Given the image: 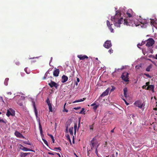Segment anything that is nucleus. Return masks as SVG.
I'll list each match as a JSON object with an SVG mask.
<instances>
[{
    "instance_id": "1a4fd4ad",
    "label": "nucleus",
    "mask_w": 157,
    "mask_h": 157,
    "mask_svg": "<svg viewBox=\"0 0 157 157\" xmlns=\"http://www.w3.org/2000/svg\"><path fill=\"white\" fill-rule=\"evenodd\" d=\"M134 104L139 108H141L142 107L143 104L142 103L139 101H136V102H134Z\"/></svg>"
},
{
    "instance_id": "4468645a",
    "label": "nucleus",
    "mask_w": 157,
    "mask_h": 157,
    "mask_svg": "<svg viewBox=\"0 0 157 157\" xmlns=\"http://www.w3.org/2000/svg\"><path fill=\"white\" fill-rule=\"evenodd\" d=\"M59 69H55L54 71L53 72V75L55 77H57L58 76L59 74Z\"/></svg>"
},
{
    "instance_id": "0e129e2a",
    "label": "nucleus",
    "mask_w": 157,
    "mask_h": 157,
    "mask_svg": "<svg viewBox=\"0 0 157 157\" xmlns=\"http://www.w3.org/2000/svg\"><path fill=\"white\" fill-rule=\"evenodd\" d=\"M156 107H157L154 109V110H155L156 111H157V105H156Z\"/></svg>"
},
{
    "instance_id": "49530a36",
    "label": "nucleus",
    "mask_w": 157,
    "mask_h": 157,
    "mask_svg": "<svg viewBox=\"0 0 157 157\" xmlns=\"http://www.w3.org/2000/svg\"><path fill=\"white\" fill-rule=\"evenodd\" d=\"M96 103H95V102H94V103L93 104H91L90 105V106H94L96 105H96Z\"/></svg>"
},
{
    "instance_id": "20e7f679",
    "label": "nucleus",
    "mask_w": 157,
    "mask_h": 157,
    "mask_svg": "<svg viewBox=\"0 0 157 157\" xmlns=\"http://www.w3.org/2000/svg\"><path fill=\"white\" fill-rule=\"evenodd\" d=\"M112 46L110 40H107L105 41L104 44H103L104 47L106 48H109Z\"/></svg>"
},
{
    "instance_id": "2f4dec72",
    "label": "nucleus",
    "mask_w": 157,
    "mask_h": 157,
    "mask_svg": "<svg viewBox=\"0 0 157 157\" xmlns=\"http://www.w3.org/2000/svg\"><path fill=\"white\" fill-rule=\"evenodd\" d=\"M126 15L128 16V17H132V15L131 14V13H128V12H127L126 13Z\"/></svg>"
},
{
    "instance_id": "e433bc0d",
    "label": "nucleus",
    "mask_w": 157,
    "mask_h": 157,
    "mask_svg": "<svg viewBox=\"0 0 157 157\" xmlns=\"http://www.w3.org/2000/svg\"><path fill=\"white\" fill-rule=\"evenodd\" d=\"M43 141L44 143L45 144L47 145V146H48V143H47V140H44V139H43Z\"/></svg>"
},
{
    "instance_id": "ddd939ff",
    "label": "nucleus",
    "mask_w": 157,
    "mask_h": 157,
    "mask_svg": "<svg viewBox=\"0 0 157 157\" xmlns=\"http://www.w3.org/2000/svg\"><path fill=\"white\" fill-rule=\"evenodd\" d=\"M68 79V78L66 76L64 75H63L62 77H61V82H66L67 81Z\"/></svg>"
},
{
    "instance_id": "a878e982",
    "label": "nucleus",
    "mask_w": 157,
    "mask_h": 157,
    "mask_svg": "<svg viewBox=\"0 0 157 157\" xmlns=\"http://www.w3.org/2000/svg\"><path fill=\"white\" fill-rule=\"evenodd\" d=\"M74 134H75L76 133V129L77 128V124L76 123H75L74 126Z\"/></svg>"
},
{
    "instance_id": "9b49d317",
    "label": "nucleus",
    "mask_w": 157,
    "mask_h": 157,
    "mask_svg": "<svg viewBox=\"0 0 157 157\" xmlns=\"http://www.w3.org/2000/svg\"><path fill=\"white\" fill-rule=\"evenodd\" d=\"M78 58L79 59L81 60H84L86 59H88V57L87 56L84 55L83 56L82 55H78L77 56Z\"/></svg>"
},
{
    "instance_id": "cd10ccee",
    "label": "nucleus",
    "mask_w": 157,
    "mask_h": 157,
    "mask_svg": "<svg viewBox=\"0 0 157 157\" xmlns=\"http://www.w3.org/2000/svg\"><path fill=\"white\" fill-rule=\"evenodd\" d=\"M28 68H25V69H24V71H25L26 73L27 74H29L30 73V71L29 70H27Z\"/></svg>"
},
{
    "instance_id": "b1692460",
    "label": "nucleus",
    "mask_w": 157,
    "mask_h": 157,
    "mask_svg": "<svg viewBox=\"0 0 157 157\" xmlns=\"http://www.w3.org/2000/svg\"><path fill=\"white\" fill-rule=\"evenodd\" d=\"M39 129H40V134H42V126L40 124V123H39Z\"/></svg>"
},
{
    "instance_id": "c756f323",
    "label": "nucleus",
    "mask_w": 157,
    "mask_h": 157,
    "mask_svg": "<svg viewBox=\"0 0 157 157\" xmlns=\"http://www.w3.org/2000/svg\"><path fill=\"white\" fill-rule=\"evenodd\" d=\"M71 124V123L70 122H68L67 121V122H66V127L67 128H68V127L70 126V125Z\"/></svg>"
},
{
    "instance_id": "e2e57ef3",
    "label": "nucleus",
    "mask_w": 157,
    "mask_h": 157,
    "mask_svg": "<svg viewBox=\"0 0 157 157\" xmlns=\"http://www.w3.org/2000/svg\"><path fill=\"white\" fill-rule=\"evenodd\" d=\"M7 94H9V95H11V92H8L7 93Z\"/></svg>"
},
{
    "instance_id": "dca6fc26",
    "label": "nucleus",
    "mask_w": 157,
    "mask_h": 157,
    "mask_svg": "<svg viewBox=\"0 0 157 157\" xmlns=\"http://www.w3.org/2000/svg\"><path fill=\"white\" fill-rule=\"evenodd\" d=\"M123 92H124V93H123V94L124 96V97L126 98L127 97V93L128 92V89L127 88H125L123 89Z\"/></svg>"
},
{
    "instance_id": "09e8293b",
    "label": "nucleus",
    "mask_w": 157,
    "mask_h": 157,
    "mask_svg": "<svg viewBox=\"0 0 157 157\" xmlns=\"http://www.w3.org/2000/svg\"><path fill=\"white\" fill-rule=\"evenodd\" d=\"M24 143L25 144H28V145H31V144L30 143H29L27 142H24Z\"/></svg>"
},
{
    "instance_id": "4be33fe9",
    "label": "nucleus",
    "mask_w": 157,
    "mask_h": 157,
    "mask_svg": "<svg viewBox=\"0 0 157 157\" xmlns=\"http://www.w3.org/2000/svg\"><path fill=\"white\" fill-rule=\"evenodd\" d=\"M6 115L8 117H9L10 116H13V114L12 113H11L10 112V111L9 110H7V113H6Z\"/></svg>"
},
{
    "instance_id": "c03bdc74",
    "label": "nucleus",
    "mask_w": 157,
    "mask_h": 157,
    "mask_svg": "<svg viewBox=\"0 0 157 157\" xmlns=\"http://www.w3.org/2000/svg\"><path fill=\"white\" fill-rule=\"evenodd\" d=\"M130 118H131V117H132V118H133L135 117V115L133 114H130L129 115V116Z\"/></svg>"
},
{
    "instance_id": "2eb2a0df",
    "label": "nucleus",
    "mask_w": 157,
    "mask_h": 157,
    "mask_svg": "<svg viewBox=\"0 0 157 157\" xmlns=\"http://www.w3.org/2000/svg\"><path fill=\"white\" fill-rule=\"evenodd\" d=\"M154 86L153 85H149L147 86V90H152V91L154 92Z\"/></svg>"
},
{
    "instance_id": "603ef678",
    "label": "nucleus",
    "mask_w": 157,
    "mask_h": 157,
    "mask_svg": "<svg viewBox=\"0 0 157 157\" xmlns=\"http://www.w3.org/2000/svg\"><path fill=\"white\" fill-rule=\"evenodd\" d=\"M48 154L50 155H54V153H52L50 152H48Z\"/></svg>"
},
{
    "instance_id": "6e6552de",
    "label": "nucleus",
    "mask_w": 157,
    "mask_h": 157,
    "mask_svg": "<svg viewBox=\"0 0 157 157\" xmlns=\"http://www.w3.org/2000/svg\"><path fill=\"white\" fill-rule=\"evenodd\" d=\"M14 135L18 138H24V137L23 136L22 134L19 132L18 131H15V132H14Z\"/></svg>"
},
{
    "instance_id": "13d9d810",
    "label": "nucleus",
    "mask_w": 157,
    "mask_h": 157,
    "mask_svg": "<svg viewBox=\"0 0 157 157\" xmlns=\"http://www.w3.org/2000/svg\"><path fill=\"white\" fill-rule=\"evenodd\" d=\"M47 76V74H45L44 77L43 79H45Z\"/></svg>"
},
{
    "instance_id": "a18cd8bd",
    "label": "nucleus",
    "mask_w": 157,
    "mask_h": 157,
    "mask_svg": "<svg viewBox=\"0 0 157 157\" xmlns=\"http://www.w3.org/2000/svg\"><path fill=\"white\" fill-rule=\"evenodd\" d=\"M81 109V107H74V109H75L76 110H78V109Z\"/></svg>"
},
{
    "instance_id": "423d86ee",
    "label": "nucleus",
    "mask_w": 157,
    "mask_h": 157,
    "mask_svg": "<svg viewBox=\"0 0 157 157\" xmlns=\"http://www.w3.org/2000/svg\"><path fill=\"white\" fill-rule=\"evenodd\" d=\"M48 84L50 87L52 88L54 87L56 89H57L58 87L59 86V85L53 81H51V82L49 83Z\"/></svg>"
},
{
    "instance_id": "bb28decb",
    "label": "nucleus",
    "mask_w": 157,
    "mask_h": 157,
    "mask_svg": "<svg viewBox=\"0 0 157 157\" xmlns=\"http://www.w3.org/2000/svg\"><path fill=\"white\" fill-rule=\"evenodd\" d=\"M124 68V67H121V68H118V69H115V72L116 71H120L121 70H122Z\"/></svg>"
},
{
    "instance_id": "bf43d9fd",
    "label": "nucleus",
    "mask_w": 157,
    "mask_h": 157,
    "mask_svg": "<svg viewBox=\"0 0 157 157\" xmlns=\"http://www.w3.org/2000/svg\"><path fill=\"white\" fill-rule=\"evenodd\" d=\"M55 154H56V155H58V156H59V157H61V155H60L59 154L57 153H55Z\"/></svg>"
},
{
    "instance_id": "338daca9",
    "label": "nucleus",
    "mask_w": 157,
    "mask_h": 157,
    "mask_svg": "<svg viewBox=\"0 0 157 157\" xmlns=\"http://www.w3.org/2000/svg\"><path fill=\"white\" fill-rule=\"evenodd\" d=\"M155 59H157V54L155 55Z\"/></svg>"
},
{
    "instance_id": "ea45409f",
    "label": "nucleus",
    "mask_w": 157,
    "mask_h": 157,
    "mask_svg": "<svg viewBox=\"0 0 157 157\" xmlns=\"http://www.w3.org/2000/svg\"><path fill=\"white\" fill-rule=\"evenodd\" d=\"M122 99L124 101V102H125V104H126V105H128L129 104L126 101V100H125L123 98H122Z\"/></svg>"
},
{
    "instance_id": "f3484780",
    "label": "nucleus",
    "mask_w": 157,
    "mask_h": 157,
    "mask_svg": "<svg viewBox=\"0 0 157 157\" xmlns=\"http://www.w3.org/2000/svg\"><path fill=\"white\" fill-rule=\"evenodd\" d=\"M30 154V153H21V157H27V155Z\"/></svg>"
},
{
    "instance_id": "864d4df0",
    "label": "nucleus",
    "mask_w": 157,
    "mask_h": 157,
    "mask_svg": "<svg viewBox=\"0 0 157 157\" xmlns=\"http://www.w3.org/2000/svg\"><path fill=\"white\" fill-rule=\"evenodd\" d=\"M15 63L17 65H19L20 63L19 61H17V62H16Z\"/></svg>"
},
{
    "instance_id": "052dcab7",
    "label": "nucleus",
    "mask_w": 157,
    "mask_h": 157,
    "mask_svg": "<svg viewBox=\"0 0 157 157\" xmlns=\"http://www.w3.org/2000/svg\"><path fill=\"white\" fill-rule=\"evenodd\" d=\"M77 82H79V78H77Z\"/></svg>"
},
{
    "instance_id": "4d7b16f0",
    "label": "nucleus",
    "mask_w": 157,
    "mask_h": 157,
    "mask_svg": "<svg viewBox=\"0 0 157 157\" xmlns=\"http://www.w3.org/2000/svg\"><path fill=\"white\" fill-rule=\"evenodd\" d=\"M149 58H153V56L152 55H150L148 56Z\"/></svg>"
},
{
    "instance_id": "774afa93",
    "label": "nucleus",
    "mask_w": 157,
    "mask_h": 157,
    "mask_svg": "<svg viewBox=\"0 0 157 157\" xmlns=\"http://www.w3.org/2000/svg\"><path fill=\"white\" fill-rule=\"evenodd\" d=\"M78 82H75V85L76 86H78Z\"/></svg>"
},
{
    "instance_id": "f03ea898",
    "label": "nucleus",
    "mask_w": 157,
    "mask_h": 157,
    "mask_svg": "<svg viewBox=\"0 0 157 157\" xmlns=\"http://www.w3.org/2000/svg\"><path fill=\"white\" fill-rule=\"evenodd\" d=\"M128 73L127 72H124L121 75V78L122 80L125 82L129 81L128 80Z\"/></svg>"
},
{
    "instance_id": "aec40b11",
    "label": "nucleus",
    "mask_w": 157,
    "mask_h": 157,
    "mask_svg": "<svg viewBox=\"0 0 157 157\" xmlns=\"http://www.w3.org/2000/svg\"><path fill=\"white\" fill-rule=\"evenodd\" d=\"M33 108L34 109L35 113L36 116V117H37V111L36 109V107L35 105V103H33Z\"/></svg>"
},
{
    "instance_id": "c9c22d12",
    "label": "nucleus",
    "mask_w": 157,
    "mask_h": 157,
    "mask_svg": "<svg viewBox=\"0 0 157 157\" xmlns=\"http://www.w3.org/2000/svg\"><path fill=\"white\" fill-rule=\"evenodd\" d=\"M155 21L153 20V19H152L151 20V25H154V24L155 23Z\"/></svg>"
},
{
    "instance_id": "c85d7f7f",
    "label": "nucleus",
    "mask_w": 157,
    "mask_h": 157,
    "mask_svg": "<svg viewBox=\"0 0 157 157\" xmlns=\"http://www.w3.org/2000/svg\"><path fill=\"white\" fill-rule=\"evenodd\" d=\"M145 43V42L142 41V43H140V44L139 43L137 44V47L139 48V46H142L143 45H144V44Z\"/></svg>"
},
{
    "instance_id": "a211bd4d",
    "label": "nucleus",
    "mask_w": 157,
    "mask_h": 157,
    "mask_svg": "<svg viewBox=\"0 0 157 157\" xmlns=\"http://www.w3.org/2000/svg\"><path fill=\"white\" fill-rule=\"evenodd\" d=\"M152 64H151L147 67V68L146 69V71L147 72L150 71V70L152 68Z\"/></svg>"
},
{
    "instance_id": "680f3d73",
    "label": "nucleus",
    "mask_w": 157,
    "mask_h": 157,
    "mask_svg": "<svg viewBox=\"0 0 157 157\" xmlns=\"http://www.w3.org/2000/svg\"><path fill=\"white\" fill-rule=\"evenodd\" d=\"M95 152V153H96L97 154L98 151H97V148H96Z\"/></svg>"
},
{
    "instance_id": "3c124183",
    "label": "nucleus",
    "mask_w": 157,
    "mask_h": 157,
    "mask_svg": "<svg viewBox=\"0 0 157 157\" xmlns=\"http://www.w3.org/2000/svg\"><path fill=\"white\" fill-rule=\"evenodd\" d=\"M150 84V82H147L146 83V85L147 86H148L149 85H149Z\"/></svg>"
},
{
    "instance_id": "39448f33",
    "label": "nucleus",
    "mask_w": 157,
    "mask_h": 157,
    "mask_svg": "<svg viewBox=\"0 0 157 157\" xmlns=\"http://www.w3.org/2000/svg\"><path fill=\"white\" fill-rule=\"evenodd\" d=\"M96 140V138L95 137H94L91 140L90 146L91 149H93L94 147L97 144V142H95Z\"/></svg>"
},
{
    "instance_id": "58836bf2",
    "label": "nucleus",
    "mask_w": 157,
    "mask_h": 157,
    "mask_svg": "<svg viewBox=\"0 0 157 157\" xmlns=\"http://www.w3.org/2000/svg\"><path fill=\"white\" fill-rule=\"evenodd\" d=\"M0 122L3 123L4 124H6V122L3 119H0Z\"/></svg>"
},
{
    "instance_id": "8fccbe9b",
    "label": "nucleus",
    "mask_w": 157,
    "mask_h": 157,
    "mask_svg": "<svg viewBox=\"0 0 157 157\" xmlns=\"http://www.w3.org/2000/svg\"><path fill=\"white\" fill-rule=\"evenodd\" d=\"M48 135L49 136H50V138H51V139H53V138H54L53 136L51 134H48Z\"/></svg>"
},
{
    "instance_id": "f8f14e48",
    "label": "nucleus",
    "mask_w": 157,
    "mask_h": 157,
    "mask_svg": "<svg viewBox=\"0 0 157 157\" xmlns=\"http://www.w3.org/2000/svg\"><path fill=\"white\" fill-rule=\"evenodd\" d=\"M106 24L107 26H108L110 31H111L112 33H113V29L111 27V25H112L110 24V22L109 21L107 20Z\"/></svg>"
},
{
    "instance_id": "37998d69",
    "label": "nucleus",
    "mask_w": 157,
    "mask_h": 157,
    "mask_svg": "<svg viewBox=\"0 0 157 157\" xmlns=\"http://www.w3.org/2000/svg\"><path fill=\"white\" fill-rule=\"evenodd\" d=\"M83 112H84V108H82V110L79 112V114H82Z\"/></svg>"
},
{
    "instance_id": "5fc2aeb1",
    "label": "nucleus",
    "mask_w": 157,
    "mask_h": 157,
    "mask_svg": "<svg viewBox=\"0 0 157 157\" xmlns=\"http://www.w3.org/2000/svg\"><path fill=\"white\" fill-rule=\"evenodd\" d=\"M147 85H144L142 87L143 88H144L145 89H146V88L147 87Z\"/></svg>"
},
{
    "instance_id": "473e14b6",
    "label": "nucleus",
    "mask_w": 157,
    "mask_h": 157,
    "mask_svg": "<svg viewBox=\"0 0 157 157\" xmlns=\"http://www.w3.org/2000/svg\"><path fill=\"white\" fill-rule=\"evenodd\" d=\"M99 105H96L95 106H94L93 109L95 110H96L98 107Z\"/></svg>"
},
{
    "instance_id": "7c9ffc66",
    "label": "nucleus",
    "mask_w": 157,
    "mask_h": 157,
    "mask_svg": "<svg viewBox=\"0 0 157 157\" xmlns=\"http://www.w3.org/2000/svg\"><path fill=\"white\" fill-rule=\"evenodd\" d=\"M94 123L92 125H91L90 126V130L91 131H93V126H94Z\"/></svg>"
},
{
    "instance_id": "393cba45",
    "label": "nucleus",
    "mask_w": 157,
    "mask_h": 157,
    "mask_svg": "<svg viewBox=\"0 0 157 157\" xmlns=\"http://www.w3.org/2000/svg\"><path fill=\"white\" fill-rule=\"evenodd\" d=\"M48 109H49L50 112H52V105L51 104L48 105Z\"/></svg>"
},
{
    "instance_id": "6e6d98bb",
    "label": "nucleus",
    "mask_w": 157,
    "mask_h": 157,
    "mask_svg": "<svg viewBox=\"0 0 157 157\" xmlns=\"http://www.w3.org/2000/svg\"><path fill=\"white\" fill-rule=\"evenodd\" d=\"M24 97H23V96H21V98H20V100H24Z\"/></svg>"
},
{
    "instance_id": "0eeeda50",
    "label": "nucleus",
    "mask_w": 157,
    "mask_h": 157,
    "mask_svg": "<svg viewBox=\"0 0 157 157\" xmlns=\"http://www.w3.org/2000/svg\"><path fill=\"white\" fill-rule=\"evenodd\" d=\"M20 149L24 151H33L30 149V148H28L27 147H24L22 145L20 144Z\"/></svg>"
},
{
    "instance_id": "f257e3e1",
    "label": "nucleus",
    "mask_w": 157,
    "mask_h": 157,
    "mask_svg": "<svg viewBox=\"0 0 157 157\" xmlns=\"http://www.w3.org/2000/svg\"><path fill=\"white\" fill-rule=\"evenodd\" d=\"M121 13L119 11H117L115 16L114 17H111L110 18V20L113 21L115 27H120V24L123 23L124 25L126 26H133V24H134L136 26L139 25H137L135 23L136 22L135 21L136 20V19L133 20H129L127 18L124 19L122 17H121Z\"/></svg>"
},
{
    "instance_id": "9d476101",
    "label": "nucleus",
    "mask_w": 157,
    "mask_h": 157,
    "mask_svg": "<svg viewBox=\"0 0 157 157\" xmlns=\"http://www.w3.org/2000/svg\"><path fill=\"white\" fill-rule=\"evenodd\" d=\"M109 89L108 88L106 90H105V92L102 93V94H101V95H100L99 98L105 97V96L107 95L109 93Z\"/></svg>"
},
{
    "instance_id": "6ab92c4d",
    "label": "nucleus",
    "mask_w": 157,
    "mask_h": 157,
    "mask_svg": "<svg viewBox=\"0 0 157 157\" xmlns=\"http://www.w3.org/2000/svg\"><path fill=\"white\" fill-rule=\"evenodd\" d=\"M86 99V98H82L80 99H79L78 100L75 101H74L73 102V103H75L76 102H82L84 100H85Z\"/></svg>"
},
{
    "instance_id": "79ce46f5",
    "label": "nucleus",
    "mask_w": 157,
    "mask_h": 157,
    "mask_svg": "<svg viewBox=\"0 0 157 157\" xmlns=\"http://www.w3.org/2000/svg\"><path fill=\"white\" fill-rule=\"evenodd\" d=\"M54 150H59V151H61V148L60 147H55Z\"/></svg>"
},
{
    "instance_id": "7ed1b4c3",
    "label": "nucleus",
    "mask_w": 157,
    "mask_h": 157,
    "mask_svg": "<svg viewBox=\"0 0 157 157\" xmlns=\"http://www.w3.org/2000/svg\"><path fill=\"white\" fill-rule=\"evenodd\" d=\"M146 41H147V43L146 44V46L147 47L152 46L155 43L154 39L151 38L148 39Z\"/></svg>"
},
{
    "instance_id": "a19ab883",
    "label": "nucleus",
    "mask_w": 157,
    "mask_h": 157,
    "mask_svg": "<svg viewBox=\"0 0 157 157\" xmlns=\"http://www.w3.org/2000/svg\"><path fill=\"white\" fill-rule=\"evenodd\" d=\"M66 103L64 104V110H63V111L66 112V113H67L68 112V110L67 109H65V106L66 105Z\"/></svg>"
},
{
    "instance_id": "4c0bfd02",
    "label": "nucleus",
    "mask_w": 157,
    "mask_h": 157,
    "mask_svg": "<svg viewBox=\"0 0 157 157\" xmlns=\"http://www.w3.org/2000/svg\"><path fill=\"white\" fill-rule=\"evenodd\" d=\"M17 103V104H18L19 105V106H22L23 105L22 102H20L19 101H18Z\"/></svg>"
},
{
    "instance_id": "f704fd0d",
    "label": "nucleus",
    "mask_w": 157,
    "mask_h": 157,
    "mask_svg": "<svg viewBox=\"0 0 157 157\" xmlns=\"http://www.w3.org/2000/svg\"><path fill=\"white\" fill-rule=\"evenodd\" d=\"M144 75H145L146 77H147L148 78H151V76L150 75L148 74H146V73H144Z\"/></svg>"
},
{
    "instance_id": "412c9836",
    "label": "nucleus",
    "mask_w": 157,
    "mask_h": 157,
    "mask_svg": "<svg viewBox=\"0 0 157 157\" xmlns=\"http://www.w3.org/2000/svg\"><path fill=\"white\" fill-rule=\"evenodd\" d=\"M69 132L70 134L71 135H73V128L72 127L69 128Z\"/></svg>"
},
{
    "instance_id": "69168bd1",
    "label": "nucleus",
    "mask_w": 157,
    "mask_h": 157,
    "mask_svg": "<svg viewBox=\"0 0 157 157\" xmlns=\"http://www.w3.org/2000/svg\"><path fill=\"white\" fill-rule=\"evenodd\" d=\"M114 129L115 128H114V129H113V130H111V132L112 133H113V132H114Z\"/></svg>"
},
{
    "instance_id": "5701e85b",
    "label": "nucleus",
    "mask_w": 157,
    "mask_h": 157,
    "mask_svg": "<svg viewBox=\"0 0 157 157\" xmlns=\"http://www.w3.org/2000/svg\"><path fill=\"white\" fill-rule=\"evenodd\" d=\"M9 80V78H6L5 80L4 83L5 85L6 86H7L8 85V82Z\"/></svg>"
},
{
    "instance_id": "de8ad7c7",
    "label": "nucleus",
    "mask_w": 157,
    "mask_h": 157,
    "mask_svg": "<svg viewBox=\"0 0 157 157\" xmlns=\"http://www.w3.org/2000/svg\"><path fill=\"white\" fill-rule=\"evenodd\" d=\"M113 50H112V49H110L108 51V52H109L110 54H111V53H112V52H113Z\"/></svg>"
},
{
    "instance_id": "72a5a7b5",
    "label": "nucleus",
    "mask_w": 157,
    "mask_h": 157,
    "mask_svg": "<svg viewBox=\"0 0 157 157\" xmlns=\"http://www.w3.org/2000/svg\"><path fill=\"white\" fill-rule=\"evenodd\" d=\"M46 102L48 105L52 104L50 103V100L48 98H47Z\"/></svg>"
}]
</instances>
